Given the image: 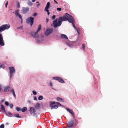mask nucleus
Masks as SVG:
<instances>
[{
  "instance_id": "obj_1",
  "label": "nucleus",
  "mask_w": 128,
  "mask_h": 128,
  "mask_svg": "<svg viewBox=\"0 0 128 128\" xmlns=\"http://www.w3.org/2000/svg\"><path fill=\"white\" fill-rule=\"evenodd\" d=\"M67 19L66 15L63 16L59 17L58 18H56L53 21V23L51 24V25L53 26L54 28H56L60 26L62 23V20H68Z\"/></svg>"
},
{
  "instance_id": "obj_2",
  "label": "nucleus",
  "mask_w": 128,
  "mask_h": 128,
  "mask_svg": "<svg viewBox=\"0 0 128 128\" xmlns=\"http://www.w3.org/2000/svg\"><path fill=\"white\" fill-rule=\"evenodd\" d=\"M39 32H30V34L33 38H36L38 40L37 41L38 42H39L40 40L43 41L44 38L43 36L41 35V34H38Z\"/></svg>"
},
{
  "instance_id": "obj_3",
  "label": "nucleus",
  "mask_w": 128,
  "mask_h": 128,
  "mask_svg": "<svg viewBox=\"0 0 128 128\" xmlns=\"http://www.w3.org/2000/svg\"><path fill=\"white\" fill-rule=\"evenodd\" d=\"M10 27L9 24H5L0 26V32L8 29Z\"/></svg>"
},
{
  "instance_id": "obj_4",
  "label": "nucleus",
  "mask_w": 128,
  "mask_h": 128,
  "mask_svg": "<svg viewBox=\"0 0 128 128\" xmlns=\"http://www.w3.org/2000/svg\"><path fill=\"white\" fill-rule=\"evenodd\" d=\"M34 18L31 17H29L27 18L26 21L27 24H29L30 22V24L32 26L34 22Z\"/></svg>"
},
{
  "instance_id": "obj_5",
  "label": "nucleus",
  "mask_w": 128,
  "mask_h": 128,
  "mask_svg": "<svg viewBox=\"0 0 128 128\" xmlns=\"http://www.w3.org/2000/svg\"><path fill=\"white\" fill-rule=\"evenodd\" d=\"M9 69L10 70V77L11 78L13 76V74L15 72V70L14 68L12 66H11L9 68Z\"/></svg>"
},
{
  "instance_id": "obj_6",
  "label": "nucleus",
  "mask_w": 128,
  "mask_h": 128,
  "mask_svg": "<svg viewBox=\"0 0 128 128\" xmlns=\"http://www.w3.org/2000/svg\"><path fill=\"white\" fill-rule=\"evenodd\" d=\"M65 15L67 18L68 20L70 22H72L73 20H74L71 15L68 13H65Z\"/></svg>"
},
{
  "instance_id": "obj_7",
  "label": "nucleus",
  "mask_w": 128,
  "mask_h": 128,
  "mask_svg": "<svg viewBox=\"0 0 128 128\" xmlns=\"http://www.w3.org/2000/svg\"><path fill=\"white\" fill-rule=\"evenodd\" d=\"M56 103V102H50V106L51 107V110H52L53 108L57 109L58 108V106L56 105H55L54 106H53V105L54 104H55Z\"/></svg>"
},
{
  "instance_id": "obj_8",
  "label": "nucleus",
  "mask_w": 128,
  "mask_h": 128,
  "mask_svg": "<svg viewBox=\"0 0 128 128\" xmlns=\"http://www.w3.org/2000/svg\"><path fill=\"white\" fill-rule=\"evenodd\" d=\"M53 78L55 80L58 81L59 82L61 83H64V81L61 78L58 77H55Z\"/></svg>"
},
{
  "instance_id": "obj_9",
  "label": "nucleus",
  "mask_w": 128,
  "mask_h": 128,
  "mask_svg": "<svg viewBox=\"0 0 128 128\" xmlns=\"http://www.w3.org/2000/svg\"><path fill=\"white\" fill-rule=\"evenodd\" d=\"M4 44L3 37L2 36V35L0 33V46H3Z\"/></svg>"
},
{
  "instance_id": "obj_10",
  "label": "nucleus",
  "mask_w": 128,
  "mask_h": 128,
  "mask_svg": "<svg viewBox=\"0 0 128 128\" xmlns=\"http://www.w3.org/2000/svg\"><path fill=\"white\" fill-rule=\"evenodd\" d=\"M29 9V8L28 7H23L21 10L22 13L24 14H26L28 11Z\"/></svg>"
},
{
  "instance_id": "obj_11",
  "label": "nucleus",
  "mask_w": 128,
  "mask_h": 128,
  "mask_svg": "<svg viewBox=\"0 0 128 128\" xmlns=\"http://www.w3.org/2000/svg\"><path fill=\"white\" fill-rule=\"evenodd\" d=\"M74 122L71 120L69 122L67 123V125L68 128L72 127L73 126Z\"/></svg>"
},
{
  "instance_id": "obj_12",
  "label": "nucleus",
  "mask_w": 128,
  "mask_h": 128,
  "mask_svg": "<svg viewBox=\"0 0 128 128\" xmlns=\"http://www.w3.org/2000/svg\"><path fill=\"white\" fill-rule=\"evenodd\" d=\"M19 11L18 10H17L15 12L16 15V16H18L19 18L21 20V21H22V16L19 13Z\"/></svg>"
},
{
  "instance_id": "obj_13",
  "label": "nucleus",
  "mask_w": 128,
  "mask_h": 128,
  "mask_svg": "<svg viewBox=\"0 0 128 128\" xmlns=\"http://www.w3.org/2000/svg\"><path fill=\"white\" fill-rule=\"evenodd\" d=\"M36 110L33 107H31L30 108V114H32L36 112Z\"/></svg>"
},
{
  "instance_id": "obj_14",
  "label": "nucleus",
  "mask_w": 128,
  "mask_h": 128,
  "mask_svg": "<svg viewBox=\"0 0 128 128\" xmlns=\"http://www.w3.org/2000/svg\"><path fill=\"white\" fill-rule=\"evenodd\" d=\"M66 109L67 111L69 112L72 115L73 117L74 116V114L72 110L68 108H66Z\"/></svg>"
},
{
  "instance_id": "obj_15",
  "label": "nucleus",
  "mask_w": 128,
  "mask_h": 128,
  "mask_svg": "<svg viewBox=\"0 0 128 128\" xmlns=\"http://www.w3.org/2000/svg\"><path fill=\"white\" fill-rule=\"evenodd\" d=\"M10 87L8 86H6L4 88V91L5 92H6L10 91L11 90Z\"/></svg>"
},
{
  "instance_id": "obj_16",
  "label": "nucleus",
  "mask_w": 128,
  "mask_h": 128,
  "mask_svg": "<svg viewBox=\"0 0 128 128\" xmlns=\"http://www.w3.org/2000/svg\"><path fill=\"white\" fill-rule=\"evenodd\" d=\"M50 6V3L49 2H48L45 7L44 10H48V9L49 8Z\"/></svg>"
},
{
  "instance_id": "obj_17",
  "label": "nucleus",
  "mask_w": 128,
  "mask_h": 128,
  "mask_svg": "<svg viewBox=\"0 0 128 128\" xmlns=\"http://www.w3.org/2000/svg\"><path fill=\"white\" fill-rule=\"evenodd\" d=\"M61 38H64L65 39H66L68 40V39L66 36L64 34H61Z\"/></svg>"
},
{
  "instance_id": "obj_18",
  "label": "nucleus",
  "mask_w": 128,
  "mask_h": 128,
  "mask_svg": "<svg viewBox=\"0 0 128 128\" xmlns=\"http://www.w3.org/2000/svg\"><path fill=\"white\" fill-rule=\"evenodd\" d=\"M56 100L60 102H64V99L60 97H58L56 98Z\"/></svg>"
},
{
  "instance_id": "obj_19",
  "label": "nucleus",
  "mask_w": 128,
  "mask_h": 128,
  "mask_svg": "<svg viewBox=\"0 0 128 128\" xmlns=\"http://www.w3.org/2000/svg\"><path fill=\"white\" fill-rule=\"evenodd\" d=\"M0 108H1V110L2 112H5V109L4 106L2 105H1L0 106Z\"/></svg>"
},
{
  "instance_id": "obj_20",
  "label": "nucleus",
  "mask_w": 128,
  "mask_h": 128,
  "mask_svg": "<svg viewBox=\"0 0 128 128\" xmlns=\"http://www.w3.org/2000/svg\"><path fill=\"white\" fill-rule=\"evenodd\" d=\"M10 92H12L14 97L16 98V96L15 94L14 90L13 89H12V90H10Z\"/></svg>"
},
{
  "instance_id": "obj_21",
  "label": "nucleus",
  "mask_w": 128,
  "mask_h": 128,
  "mask_svg": "<svg viewBox=\"0 0 128 128\" xmlns=\"http://www.w3.org/2000/svg\"><path fill=\"white\" fill-rule=\"evenodd\" d=\"M40 104L38 103H37L34 106V107L36 109H38L40 106Z\"/></svg>"
},
{
  "instance_id": "obj_22",
  "label": "nucleus",
  "mask_w": 128,
  "mask_h": 128,
  "mask_svg": "<svg viewBox=\"0 0 128 128\" xmlns=\"http://www.w3.org/2000/svg\"><path fill=\"white\" fill-rule=\"evenodd\" d=\"M41 28V25H39L38 27V29L36 32H38L40 31Z\"/></svg>"
},
{
  "instance_id": "obj_23",
  "label": "nucleus",
  "mask_w": 128,
  "mask_h": 128,
  "mask_svg": "<svg viewBox=\"0 0 128 128\" xmlns=\"http://www.w3.org/2000/svg\"><path fill=\"white\" fill-rule=\"evenodd\" d=\"M27 108L26 107H24L21 109V111L22 112H24L27 110Z\"/></svg>"
},
{
  "instance_id": "obj_24",
  "label": "nucleus",
  "mask_w": 128,
  "mask_h": 128,
  "mask_svg": "<svg viewBox=\"0 0 128 128\" xmlns=\"http://www.w3.org/2000/svg\"><path fill=\"white\" fill-rule=\"evenodd\" d=\"M53 30L52 28H47L46 29V32H52Z\"/></svg>"
},
{
  "instance_id": "obj_25",
  "label": "nucleus",
  "mask_w": 128,
  "mask_h": 128,
  "mask_svg": "<svg viewBox=\"0 0 128 128\" xmlns=\"http://www.w3.org/2000/svg\"><path fill=\"white\" fill-rule=\"evenodd\" d=\"M14 116L16 118H20L21 117L19 115V114H15L14 115Z\"/></svg>"
},
{
  "instance_id": "obj_26",
  "label": "nucleus",
  "mask_w": 128,
  "mask_h": 128,
  "mask_svg": "<svg viewBox=\"0 0 128 128\" xmlns=\"http://www.w3.org/2000/svg\"><path fill=\"white\" fill-rule=\"evenodd\" d=\"M74 20H73L72 22H70L72 23V25H73V27L74 28H75L76 29V27L74 25Z\"/></svg>"
},
{
  "instance_id": "obj_27",
  "label": "nucleus",
  "mask_w": 128,
  "mask_h": 128,
  "mask_svg": "<svg viewBox=\"0 0 128 128\" xmlns=\"http://www.w3.org/2000/svg\"><path fill=\"white\" fill-rule=\"evenodd\" d=\"M16 6L18 8H20V4L19 2H17L16 3Z\"/></svg>"
},
{
  "instance_id": "obj_28",
  "label": "nucleus",
  "mask_w": 128,
  "mask_h": 128,
  "mask_svg": "<svg viewBox=\"0 0 128 128\" xmlns=\"http://www.w3.org/2000/svg\"><path fill=\"white\" fill-rule=\"evenodd\" d=\"M51 32H44V34L45 35L48 36L50 35Z\"/></svg>"
},
{
  "instance_id": "obj_29",
  "label": "nucleus",
  "mask_w": 128,
  "mask_h": 128,
  "mask_svg": "<svg viewBox=\"0 0 128 128\" xmlns=\"http://www.w3.org/2000/svg\"><path fill=\"white\" fill-rule=\"evenodd\" d=\"M43 99V97L42 96H40L38 98V99L39 100H42Z\"/></svg>"
},
{
  "instance_id": "obj_30",
  "label": "nucleus",
  "mask_w": 128,
  "mask_h": 128,
  "mask_svg": "<svg viewBox=\"0 0 128 128\" xmlns=\"http://www.w3.org/2000/svg\"><path fill=\"white\" fill-rule=\"evenodd\" d=\"M28 4L30 6H32V4L30 0L28 1Z\"/></svg>"
},
{
  "instance_id": "obj_31",
  "label": "nucleus",
  "mask_w": 128,
  "mask_h": 128,
  "mask_svg": "<svg viewBox=\"0 0 128 128\" xmlns=\"http://www.w3.org/2000/svg\"><path fill=\"white\" fill-rule=\"evenodd\" d=\"M85 44H83L82 45V48L83 49V50H84L85 49Z\"/></svg>"
},
{
  "instance_id": "obj_32",
  "label": "nucleus",
  "mask_w": 128,
  "mask_h": 128,
  "mask_svg": "<svg viewBox=\"0 0 128 128\" xmlns=\"http://www.w3.org/2000/svg\"><path fill=\"white\" fill-rule=\"evenodd\" d=\"M16 109L17 111H19L20 110V109L19 107H16Z\"/></svg>"
},
{
  "instance_id": "obj_33",
  "label": "nucleus",
  "mask_w": 128,
  "mask_h": 128,
  "mask_svg": "<svg viewBox=\"0 0 128 128\" xmlns=\"http://www.w3.org/2000/svg\"><path fill=\"white\" fill-rule=\"evenodd\" d=\"M66 44L69 47H72V44H69L67 42H66Z\"/></svg>"
},
{
  "instance_id": "obj_34",
  "label": "nucleus",
  "mask_w": 128,
  "mask_h": 128,
  "mask_svg": "<svg viewBox=\"0 0 128 128\" xmlns=\"http://www.w3.org/2000/svg\"><path fill=\"white\" fill-rule=\"evenodd\" d=\"M10 106L11 108H12L14 107L13 104H10Z\"/></svg>"
},
{
  "instance_id": "obj_35",
  "label": "nucleus",
  "mask_w": 128,
  "mask_h": 128,
  "mask_svg": "<svg viewBox=\"0 0 128 128\" xmlns=\"http://www.w3.org/2000/svg\"><path fill=\"white\" fill-rule=\"evenodd\" d=\"M32 92L33 93V94H34V95H36V92L35 91H34V90H33L32 91Z\"/></svg>"
},
{
  "instance_id": "obj_36",
  "label": "nucleus",
  "mask_w": 128,
  "mask_h": 128,
  "mask_svg": "<svg viewBox=\"0 0 128 128\" xmlns=\"http://www.w3.org/2000/svg\"><path fill=\"white\" fill-rule=\"evenodd\" d=\"M4 124H2L0 126V128H4Z\"/></svg>"
},
{
  "instance_id": "obj_37",
  "label": "nucleus",
  "mask_w": 128,
  "mask_h": 128,
  "mask_svg": "<svg viewBox=\"0 0 128 128\" xmlns=\"http://www.w3.org/2000/svg\"><path fill=\"white\" fill-rule=\"evenodd\" d=\"M56 104L60 106H63L62 105L60 104V103L58 102H56Z\"/></svg>"
},
{
  "instance_id": "obj_38",
  "label": "nucleus",
  "mask_w": 128,
  "mask_h": 128,
  "mask_svg": "<svg viewBox=\"0 0 128 128\" xmlns=\"http://www.w3.org/2000/svg\"><path fill=\"white\" fill-rule=\"evenodd\" d=\"M4 103L7 106H8L9 105L8 103L7 102H5Z\"/></svg>"
},
{
  "instance_id": "obj_39",
  "label": "nucleus",
  "mask_w": 128,
  "mask_h": 128,
  "mask_svg": "<svg viewBox=\"0 0 128 128\" xmlns=\"http://www.w3.org/2000/svg\"><path fill=\"white\" fill-rule=\"evenodd\" d=\"M44 11H46V12H48V14L49 15L50 14V12H49L48 10H44Z\"/></svg>"
},
{
  "instance_id": "obj_40",
  "label": "nucleus",
  "mask_w": 128,
  "mask_h": 128,
  "mask_svg": "<svg viewBox=\"0 0 128 128\" xmlns=\"http://www.w3.org/2000/svg\"><path fill=\"white\" fill-rule=\"evenodd\" d=\"M56 18V16L55 15H54L52 16V19L53 20L55 19Z\"/></svg>"
},
{
  "instance_id": "obj_41",
  "label": "nucleus",
  "mask_w": 128,
  "mask_h": 128,
  "mask_svg": "<svg viewBox=\"0 0 128 128\" xmlns=\"http://www.w3.org/2000/svg\"><path fill=\"white\" fill-rule=\"evenodd\" d=\"M57 10L60 11L61 10V8H57Z\"/></svg>"
},
{
  "instance_id": "obj_42",
  "label": "nucleus",
  "mask_w": 128,
  "mask_h": 128,
  "mask_svg": "<svg viewBox=\"0 0 128 128\" xmlns=\"http://www.w3.org/2000/svg\"><path fill=\"white\" fill-rule=\"evenodd\" d=\"M8 116H11L12 115V114L10 112H8Z\"/></svg>"
},
{
  "instance_id": "obj_43",
  "label": "nucleus",
  "mask_w": 128,
  "mask_h": 128,
  "mask_svg": "<svg viewBox=\"0 0 128 128\" xmlns=\"http://www.w3.org/2000/svg\"><path fill=\"white\" fill-rule=\"evenodd\" d=\"M37 15V14L36 13H34V14H33V16H36Z\"/></svg>"
},
{
  "instance_id": "obj_44",
  "label": "nucleus",
  "mask_w": 128,
  "mask_h": 128,
  "mask_svg": "<svg viewBox=\"0 0 128 128\" xmlns=\"http://www.w3.org/2000/svg\"><path fill=\"white\" fill-rule=\"evenodd\" d=\"M8 2H7L5 4V7L6 8H7V6L8 4Z\"/></svg>"
},
{
  "instance_id": "obj_45",
  "label": "nucleus",
  "mask_w": 128,
  "mask_h": 128,
  "mask_svg": "<svg viewBox=\"0 0 128 128\" xmlns=\"http://www.w3.org/2000/svg\"><path fill=\"white\" fill-rule=\"evenodd\" d=\"M34 99L35 100H37L36 98V97H34Z\"/></svg>"
},
{
  "instance_id": "obj_46",
  "label": "nucleus",
  "mask_w": 128,
  "mask_h": 128,
  "mask_svg": "<svg viewBox=\"0 0 128 128\" xmlns=\"http://www.w3.org/2000/svg\"><path fill=\"white\" fill-rule=\"evenodd\" d=\"M50 85L51 86H52V83L51 82H50Z\"/></svg>"
},
{
  "instance_id": "obj_47",
  "label": "nucleus",
  "mask_w": 128,
  "mask_h": 128,
  "mask_svg": "<svg viewBox=\"0 0 128 128\" xmlns=\"http://www.w3.org/2000/svg\"><path fill=\"white\" fill-rule=\"evenodd\" d=\"M54 2H55V3H56L57 4H58V2L56 1L55 0H54Z\"/></svg>"
},
{
  "instance_id": "obj_48",
  "label": "nucleus",
  "mask_w": 128,
  "mask_h": 128,
  "mask_svg": "<svg viewBox=\"0 0 128 128\" xmlns=\"http://www.w3.org/2000/svg\"><path fill=\"white\" fill-rule=\"evenodd\" d=\"M40 5V4L38 3L36 5V6L38 7V6Z\"/></svg>"
},
{
  "instance_id": "obj_49",
  "label": "nucleus",
  "mask_w": 128,
  "mask_h": 128,
  "mask_svg": "<svg viewBox=\"0 0 128 128\" xmlns=\"http://www.w3.org/2000/svg\"><path fill=\"white\" fill-rule=\"evenodd\" d=\"M35 1V0H32V2H34Z\"/></svg>"
},
{
  "instance_id": "obj_50",
  "label": "nucleus",
  "mask_w": 128,
  "mask_h": 128,
  "mask_svg": "<svg viewBox=\"0 0 128 128\" xmlns=\"http://www.w3.org/2000/svg\"><path fill=\"white\" fill-rule=\"evenodd\" d=\"M77 32H78L80 30L78 29H77Z\"/></svg>"
},
{
  "instance_id": "obj_51",
  "label": "nucleus",
  "mask_w": 128,
  "mask_h": 128,
  "mask_svg": "<svg viewBox=\"0 0 128 128\" xmlns=\"http://www.w3.org/2000/svg\"><path fill=\"white\" fill-rule=\"evenodd\" d=\"M6 125H8V122H7L6 123Z\"/></svg>"
},
{
  "instance_id": "obj_52",
  "label": "nucleus",
  "mask_w": 128,
  "mask_h": 128,
  "mask_svg": "<svg viewBox=\"0 0 128 128\" xmlns=\"http://www.w3.org/2000/svg\"><path fill=\"white\" fill-rule=\"evenodd\" d=\"M4 101V100H2V102H3Z\"/></svg>"
},
{
  "instance_id": "obj_53",
  "label": "nucleus",
  "mask_w": 128,
  "mask_h": 128,
  "mask_svg": "<svg viewBox=\"0 0 128 128\" xmlns=\"http://www.w3.org/2000/svg\"><path fill=\"white\" fill-rule=\"evenodd\" d=\"M40 34H41V35H42V34L40 33V32H39V33Z\"/></svg>"
},
{
  "instance_id": "obj_54",
  "label": "nucleus",
  "mask_w": 128,
  "mask_h": 128,
  "mask_svg": "<svg viewBox=\"0 0 128 128\" xmlns=\"http://www.w3.org/2000/svg\"><path fill=\"white\" fill-rule=\"evenodd\" d=\"M37 3H39V2H36Z\"/></svg>"
},
{
  "instance_id": "obj_55",
  "label": "nucleus",
  "mask_w": 128,
  "mask_h": 128,
  "mask_svg": "<svg viewBox=\"0 0 128 128\" xmlns=\"http://www.w3.org/2000/svg\"><path fill=\"white\" fill-rule=\"evenodd\" d=\"M48 20H47V22H48Z\"/></svg>"
},
{
  "instance_id": "obj_56",
  "label": "nucleus",
  "mask_w": 128,
  "mask_h": 128,
  "mask_svg": "<svg viewBox=\"0 0 128 128\" xmlns=\"http://www.w3.org/2000/svg\"><path fill=\"white\" fill-rule=\"evenodd\" d=\"M78 34H80V32H78Z\"/></svg>"
},
{
  "instance_id": "obj_57",
  "label": "nucleus",
  "mask_w": 128,
  "mask_h": 128,
  "mask_svg": "<svg viewBox=\"0 0 128 128\" xmlns=\"http://www.w3.org/2000/svg\"><path fill=\"white\" fill-rule=\"evenodd\" d=\"M34 114H33V115H34Z\"/></svg>"
}]
</instances>
